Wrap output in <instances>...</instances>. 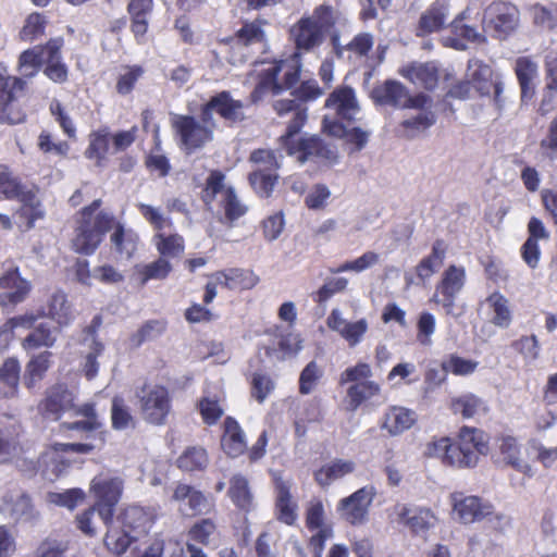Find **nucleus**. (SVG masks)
Listing matches in <instances>:
<instances>
[{
    "mask_svg": "<svg viewBox=\"0 0 557 557\" xmlns=\"http://www.w3.org/2000/svg\"><path fill=\"white\" fill-rule=\"evenodd\" d=\"M23 449L18 442L0 431V461L15 462L20 468H25L26 459L22 458Z\"/></svg>",
    "mask_w": 557,
    "mask_h": 557,
    "instance_id": "8fccbe9b",
    "label": "nucleus"
},
{
    "mask_svg": "<svg viewBox=\"0 0 557 557\" xmlns=\"http://www.w3.org/2000/svg\"><path fill=\"white\" fill-rule=\"evenodd\" d=\"M100 205L101 200L96 199L81 211V219L72 239V247L78 253H94L104 234L113 227L114 216L112 214L107 212L95 214Z\"/></svg>",
    "mask_w": 557,
    "mask_h": 557,
    "instance_id": "f03ea898",
    "label": "nucleus"
},
{
    "mask_svg": "<svg viewBox=\"0 0 557 557\" xmlns=\"http://www.w3.org/2000/svg\"><path fill=\"white\" fill-rule=\"evenodd\" d=\"M154 238L157 249L162 258H176L184 252V238L178 234L164 235L159 233Z\"/></svg>",
    "mask_w": 557,
    "mask_h": 557,
    "instance_id": "864d4df0",
    "label": "nucleus"
},
{
    "mask_svg": "<svg viewBox=\"0 0 557 557\" xmlns=\"http://www.w3.org/2000/svg\"><path fill=\"white\" fill-rule=\"evenodd\" d=\"M208 465V456L201 447L186 449L177 459V466L184 471L202 470Z\"/></svg>",
    "mask_w": 557,
    "mask_h": 557,
    "instance_id": "5fc2aeb1",
    "label": "nucleus"
},
{
    "mask_svg": "<svg viewBox=\"0 0 557 557\" xmlns=\"http://www.w3.org/2000/svg\"><path fill=\"white\" fill-rule=\"evenodd\" d=\"M58 330L47 323H40L23 341L25 349L52 347L57 341Z\"/></svg>",
    "mask_w": 557,
    "mask_h": 557,
    "instance_id": "c03bdc74",
    "label": "nucleus"
},
{
    "mask_svg": "<svg viewBox=\"0 0 557 557\" xmlns=\"http://www.w3.org/2000/svg\"><path fill=\"white\" fill-rule=\"evenodd\" d=\"M487 27L494 30L498 38L506 37L515 29L519 20V11L516 5L505 1L492 2L486 11Z\"/></svg>",
    "mask_w": 557,
    "mask_h": 557,
    "instance_id": "f8f14e48",
    "label": "nucleus"
},
{
    "mask_svg": "<svg viewBox=\"0 0 557 557\" xmlns=\"http://www.w3.org/2000/svg\"><path fill=\"white\" fill-rule=\"evenodd\" d=\"M466 76L482 96L493 92L495 102L497 104L502 102L504 84L498 77L494 78L493 70L488 64L479 59H470Z\"/></svg>",
    "mask_w": 557,
    "mask_h": 557,
    "instance_id": "9d476101",
    "label": "nucleus"
},
{
    "mask_svg": "<svg viewBox=\"0 0 557 557\" xmlns=\"http://www.w3.org/2000/svg\"><path fill=\"white\" fill-rule=\"evenodd\" d=\"M290 35L297 50L310 52L320 47L325 35L317 27L311 20L302 17L292 28Z\"/></svg>",
    "mask_w": 557,
    "mask_h": 557,
    "instance_id": "412c9836",
    "label": "nucleus"
},
{
    "mask_svg": "<svg viewBox=\"0 0 557 557\" xmlns=\"http://www.w3.org/2000/svg\"><path fill=\"white\" fill-rule=\"evenodd\" d=\"M47 21L44 14L35 12L28 15L20 36L25 41H33L40 37L46 27Z\"/></svg>",
    "mask_w": 557,
    "mask_h": 557,
    "instance_id": "774afa93",
    "label": "nucleus"
},
{
    "mask_svg": "<svg viewBox=\"0 0 557 557\" xmlns=\"http://www.w3.org/2000/svg\"><path fill=\"white\" fill-rule=\"evenodd\" d=\"M375 496V488L371 485L363 486L350 496L339 500L337 510L342 518L352 525H360L367 522L369 507Z\"/></svg>",
    "mask_w": 557,
    "mask_h": 557,
    "instance_id": "1a4fd4ad",
    "label": "nucleus"
},
{
    "mask_svg": "<svg viewBox=\"0 0 557 557\" xmlns=\"http://www.w3.org/2000/svg\"><path fill=\"white\" fill-rule=\"evenodd\" d=\"M223 426L221 446L228 456L238 457L247 447L245 433L238 422L232 417L225 418Z\"/></svg>",
    "mask_w": 557,
    "mask_h": 557,
    "instance_id": "393cba45",
    "label": "nucleus"
},
{
    "mask_svg": "<svg viewBox=\"0 0 557 557\" xmlns=\"http://www.w3.org/2000/svg\"><path fill=\"white\" fill-rule=\"evenodd\" d=\"M436 122V115L431 110H422L416 116L404 120L400 126L404 128V136L412 139L423 133Z\"/></svg>",
    "mask_w": 557,
    "mask_h": 557,
    "instance_id": "a18cd8bd",
    "label": "nucleus"
},
{
    "mask_svg": "<svg viewBox=\"0 0 557 557\" xmlns=\"http://www.w3.org/2000/svg\"><path fill=\"white\" fill-rule=\"evenodd\" d=\"M21 367L16 359L8 358L0 367V393L10 398L17 395Z\"/></svg>",
    "mask_w": 557,
    "mask_h": 557,
    "instance_id": "e433bc0d",
    "label": "nucleus"
},
{
    "mask_svg": "<svg viewBox=\"0 0 557 557\" xmlns=\"http://www.w3.org/2000/svg\"><path fill=\"white\" fill-rule=\"evenodd\" d=\"M173 499L184 516L193 517L209 511L210 503L200 491L187 484H178L174 490Z\"/></svg>",
    "mask_w": 557,
    "mask_h": 557,
    "instance_id": "a211bd4d",
    "label": "nucleus"
},
{
    "mask_svg": "<svg viewBox=\"0 0 557 557\" xmlns=\"http://www.w3.org/2000/svg\"><path fill=\"white\" fill-rule=\"evenodd\" d=\"M10 516L16 521L30 522L38 517L29 496L20 494L13 502L10 508Z\"/></svg>",
    "mask_w": 557,
    "mask_h": 557,
    "instance_id": "e2e57ef3",
    "label": "nucleus"
},
{
    "mask_svg": "<svg viewBox=\"0 0 557 557\" xmlns=\"http://www.w3.org/2000/svg\"><path fill=\"white\" fill-rule=\"evenodd\" d=\"M377 262L379 255L374 251H367L355 260L346 261L337 268H331L330 272L334 274L348 271L360 273L375 265Z\"/></svg>",
    "mask_w": 557,
    "mask_h": 557,
    "instance_id": "680f3d73",
    "label": "nucleus"
},
{
    "mask_svg": "<svg viewBox=\"0 0 557 557\" xmlns=\"http://www.w3.org/2000/svg\"><path fill=\"white\" fill-rule=\"evenodd\" d=\"M33 189L23 185L4 168H0V199L29 200Z\"/></svg>",
    "mask_w": 557,
    "mask_h": 557,
    "instance_id": "c9c22d12",
    "label": "nucleus"
},
{
    "mask_svg": "<svg viewBox=\"0 0 557 557\" xmlns=\"http://www.w3.org/2000/svg\"><path fill=\"white\" fill-rule=\"evenodd\" d=\"M29 200H18L21 208L14 213V221L22 232L34 227L35 222L44 216V211L35 191H32Z\"/></svg>",
    "mask_w": 557,
    "mask_h": 557,
    "instance_id": "2f4dec72",
    "label": "nucleus"
},
{
    "mask_svg": "<svg viewBox=\"0 0 557 557\" xmlns=\"http://www.w3.org/2000/svg\"><path fill=\"white\" fill-rule=\"evenodd\" d=\"M123 530L128 532L136 541L150 531L154 516L149 509L139 506H128L119 516Z\"/></svg>",
    "mask_w": 557,
    "mask_h": 557,
    "instance_id": "f3484780",
    "label": "nucleus"
},
{
    "mask_svg": "<svg viewBox=\"0 0 557 557\" xmlns=\"http://www.w3.org/2000/svg\"><path fill=\"white\" fill-rule=\"evenodd\" d=\"M48 315L60 326L69 325L73 319V312L66 295L61 292H54L48 304Z\"/></svg>",
    "mask_w": 557,
    "mask_h": 557,
    "instance_id": "a19ab883",
    "label": "nucleus"
},
{
    "mask_svg": "<svg viewBox=\"0 0 557 557\" xmlns=\"http://www.w3.org/2000/svg\"><path fill=\"white\" fill-rule=\"evenodd\" d=\"M111 242L122 257L131 258L137 249L138 236L117 224L111 235Z\"/></svg>",
    "mask_w": 557,
    "mask_h": 557,
    "instance_id": "09e8293b",
    "label": "nucleus"
},
{
    "mask_svg": "<svg viewBox=\"0 0 557 557\" xmlns=\"http://www.w3.org/2000/svg\"><path fill=\"white\" fill-rule=\"evenodd\" d=\"M466 283V270L463 267L449 265L443 273L436 287L434 301L442 305L446 313H451L455 299Z\"/></svg>",
    "mask_w": 557,
    "mask_h": 557,
    "instance_id": "9b49d317",
    "label": "nucleus"
},
{
    "mask_svg": "<svg viewBox=\"0 0 557 557\" xmlns=\"http://www.w3.org/2000/svg\"><path fill=\"white\" fill-rule=\"evenodd\" d=\"M101 321L99 317H95L91 321V324L85 329V338L84 342H90V351L87 352L85 358V363L83 367V371L85 373V376L88 380H92L97 376L99 371V362L97 361V358L102 354L103 351V345L96 339V331L97 327L100 325Z\"/></svg>",
    "mask_w": 557,
    "mask_h": 557,
    "instance_id": "bb28decb",
    "label": "nucleus"
},
{
    "mask_svg": "<svg viewBox=\"0 0 557 557\" xmlns=\"http://www.w3.org/2000/svg\"><path fill=\"white\" fill-rule=\"evenodd\" d=\"M199 410L203 422L212 425L222 417L224 410L220 405V398L216 395L206 394L199 401Z\"/></svg>",
    "mask_w": 557,
    "mask_h": 557,
    "instance_id": "338daca9",
    "label": "nucleus"
},
{
    "mask_svg": "<svg viewBox=\"0 0 557 557\" xmlns=\"http://www.w3.org/2000/svg\"><path fill=\"white\" fill-rule=\"evenodd\" d=\"M487 445L483 432L475 428H462L459 433V442L450 447L447 465L469 468L476 465L480 454H485Z\"/></svg>",
    "mask_w": 557,
    "mask_h": 557,
    "instance_id": "39448f33",
    "label": "nucleus"
},
{
    "mask_svg": "<svg viewBox=\"0 0 557 557\" xmlns=\"http://www.w3.org/2000/svg\"><path fill=\"white\" fill-rule=\"evenodd\" d=\"M281 153L267 149H258L250 154V161L257 165L255 171L276 172L281 166Z\"/></svg>",
    "mask_w": 557,
    "mask_h": 557,
    "instance_id": "0e129e2a",
    "label": "nucleus"
},
{
    "mask_svg": "<svg viewBox=\"0 0 557 557\" xmlns=\"http://www.w3.org/2000/svg\"><path fill=\"white\" fill-rule=\"evenodd\" d=\"M50 351H42L29 360L24 375V383L27 388H33L44 377L50 367Z\"/></svg>",
    "mask_w": 557,
    "mask_h": 557,
    "instance_id": "49530a36",
    "label": "nucleus"
},
{
    "mask_svg": "<svg viewBox=\"0 0 557 557\" xmlns=\"http://www.w3.org/2000/svg\"><path fill=\"white\" fill-rule=\"evenodd\" d=\"M447 246L443 239H436L432 245L429 256L421 259L416 267V274L419 282L428 281L443 264Z\"/></svg>",
    "mask_w": 557,
    "mask_h": 557,
    "instance_id": "c756f323",
    "label": "nucleus"
},
{
    "mask_svg": "<svg viewBox=\"0 0 557 557\" xmlns=\"http://www.w3.org/2000/svg\"><path fill=\"white\" fill-rule=\"evenodd\" d=\"M450 27L455 37L446 38V46L457 50H465L466 45L462 42V39L476 44L485 41V36L481 34L476 27L463 23V13L451 21Z\"/></svg>",
    "mask_w": 557,
    "mask_h": 557,
    "instance_id": "c85d7f7f",
    "label": "nucleus"
},
{
    "mask_svg": "<svg viewBox=\"0 0 557 557\" xmlns=\"http://www.w3.org/2000/svg\"><path fill=\"white\" fill-rule=\"evenodd\" d=\"M44 62L42 51L39 47H34L23 51L18 59V70L23 77H34Z\"/></svg>",
    "mask_w": 557,
    "mask_h": 557,
    "instance_id": "13d9d810",
    "label": "nucleus"
},
{
    "mask_svg": "<svg viewBox=\"0 0 557 557\" xmlns=\"http://www.w3.org/2000/svg\"><path fill=\"white\" fill-rule=\"evenodd\" d=\"M210 106L215 112L230 122H240L245 119L244 104L233 99L227 91H222L210 99Z\"/></svg>",
    "mask_w": 557,
    "mask_h": 557,
    "instance_id": "473e14b6",
    "label": "nucleus"
},
{
    "mask_svg": "<svg viewBox=\"0 0 557 557\" xmlns=\"http://www.w3.org/2000/svg\"><path fill=\"white\" fill-rule=\"evenodd\" d=\"M453 511L457 519L465 524L487 519L494 529L503 530L509 524V518L499 512H494L491 504L483 502L478 496H463L460 492L450 495Z\"/></svg>",
    "mask_w": 557,
    "mask_h": 557,
    "instance_id": "7ed1b4c3",
    "label": "nucleus"
},
{
    "mask_svg": "<svg viewBox=\"0 0 557 557\" xmlns=\"http://www.w3.org/2000/svg\"><path fill=\"white\" fill-rule=\"evenodd\" d=\"M533 23L544 29H553L557 26V2L548 4L536 3L530 8Z\"/></svg>",
    "mask_w": 557,
    "mask_h": 557,
    "instance_id": "3c124183",
    "label": "nucleus"
},
{
    "mask_svg": "<svg viewBox=\"0 0 557 557\" xmlns=\"http://www.w3.org/2000/svg\"><path fill=\"white\" fill-rule=\"evenodd\" d=\"M73 394L62 385L52 387L45 401V411L53 419H58L60 413L74 408Z\"/></svg>",
    "mask_w": 557,
    "mask_h": 557,
    "instance_id": "f704fd0d",
    "label": "nucleus"
},
{
    "mask_svg": "<svg viewBox=\"0 0 557 557\" xmlns=\"http://www.w3.org/2000/svg\"><path fill=\"white\" fill-rule=\"evenodd\" d=\"M325 108L334 113L330 119L336 121H352L360 108L355 90L349 86L335 88L325 100Z\"/></svg>",
    "mask_w": 557,
    "mask_h": 557,
    "instance_id": "4468645a",
    "label": "nucleus"
},
{
    "mask_svg": "<svg viewBox=\"0 0 557 557\" xmlns=\"http://www.w3.org/2000/svg\"><path fill=\"white\" fill-rule=\"evenodd\" d=\"M94 448L95 446L88 443H57L49 450L44 453L38 461L26 460L25 469L36 470L37 466H45V469H42L44 475L49 480H52L53 478H58L70 465L69 461H65L62 458L61 454L69 451L76 454H88L94 450Z\"/></svg>",
    "mask_w": 557,
    "mask_h": 557,
    "instance_id": "423d86ee",
    "label": "nucleus"
},
{
    "mask_svg": "<svg viewBox=\"0 0 557 557\" xmlns=\"http://www.w3.org/2000/svg\"><path fill=\"white\" fill-rule=\"evenodd\" d=\"M450 15L448 0H435L420 16L416 35L423 37L440 32L447 25Z\"/></svg>",
    "mask_w": 557,
    "mask_h": 557,
    "instance_id": "dca6fc26",
    "label": "nucleus"
},
{
    "mask_svg": "<svg viewBox=\"0 0 557 557\" xmlns=\"http://www.w3.org/2000/svg\"><path fill=\"white\" fill-rule=\"evenodd\" d=\"M515 73L521 89V101L527 102L535 94L534 81L539 75L537 64L528 57H520L516 60Z\"/></svg>",
    "mask_w": 557,
    "mask_h": 557,
    "instance_id": "5701e85b",
    "label": "nucleus"
},
{
    "mask_svg": "<svg viewBox=\"0 0 557 557\" xmlns=\"http://www.w3.org/2000/svg\"><path fill=\"white\" fill-rule=\"evenodd\" d=\"M380 385L374 381H362L347 388V410L356 411L362 404L379 396Z\"/></svg>",
    "mask_w": 557,
    "mask_h": 557,
    "instance_id": "7c9ffc66",
    "label": "nucleus"
},
{
    "mask_svg": "<svg viewBox=\"0 0 557 557\" xmlns=\"http://www.w3.org/2000/svg\"><path fill=\"white\" fill-rule=\"evenodd\" d=\"M227 494L239 510L249 512L255 509V497L249 481L243 474L237 473L230 479Z\"/></svg>",
    "mask_w": 557,
    "mask_h": 557,
    "instance_id": "a878e982",
    "label": "nucleus"
},
{
    "mask_svg": "<svg viewBox=\"0 0 557 557\" xmlns=\"http://www.w3.org/2000/svg\"><path fill=\"white\" fill-rule=\"evenodd\" d=\"M0 306H15L26 299L32 284L21 276L18 269H13L0 276Z\"/></svg>",
    "mask_w": 557,
    "mask_h": 557,
    "instance_id": "2eb2a0df",
    "label": "nucleus"
},
{
    "mask_svg": "<svg viewBox=\"0 0 557 557\" xmlns=\"http://www.w3.org/2000/svg\"><path fill=\"white\" fill-rule=\"evenodd\" d=\"M355 469V463L349 460H335L318 470L314 474L315 481L321 486H327L333 481L351 473Z\"/></svg>",
    "mask_w": 557,
    "mask_h": 557,
    "instance_id": "79ce46f5",
    "label": "nucleus"
},
{
    "mask_svg": "<svg viewBox=\"0 0 557 557\" xmlns=\"http://www.w3.org/2000/svg\"><path fill=\"white\" fill-rule=\"evenodd\" d=\"M323 132L326 134L346 138L348 144L355 145V150L359 151L363 149L369 140V133L361 129L360 127H352L347 129L341 121L330 119L327 115L323 119Z\"/></svg>",
    "mask_w": 557,
    "mask_h": 557,
    "instance_id": "b1692460",
    "label": "nucleus"
},
{
    "mask_svg": "<svg viewBox=\"0 0 557 557\" xmlns=\"http://www.w3.org/2000/svg\"><path fill=\"white\" fill-rule=\"evenodd\" d=\"M230 188L232 187L225 185V175L221 171H211L201 190V199L207 209L213 211V202L220 203V200L224 199V193L226 194Z\"/></svg>",
    "mask_w": 557,
    "mask_h": 557,
    "instance_id": "72a5a7b5",
    "label": "nucleus"
},
{
    "mask_svg": "<svg viewBox=\"0 0 557 557\" xmlns=\"http://www.w3.org/2000/svg\"><path fill=\"white\" fill-rule=\"evenodd\" d=\"M397 516V522L406 525L416 535H425L434 528L436 517L429 508L397 504L394 508Z\"/></svg>",
    "mask_w": 557,
    "mask_h": 557,
    "instance_id": "ddd939ff",
    "label": "nucleus"
},
{
    "mask_svg": "<svg viewBox=\"0 0 557 557\" xmlns=\"http://www.w3.org/2000/svg\"><path fill=\"white\" fill-rule=\"evenodd\" d=\"M293 98L278 99L273 102V109L280 116L292 114L286 133L280 137L281 146L288 156L304 164L307 161L322 163L329 166L339 162L337 146L325 141L318 135L297 137L307 120L306 101L314 100L322 95L315 79L302 82L300 86L289 94Z\"/></svg>",
    "mask_w": 557,
    "mask_h": 557,
    "instance_id": "f257e3e1",
    "label": "nucleus"
},
{
    "mask_svg": "<svg viewBox=\"0 0 557 557\" xmlns=\"http://www.w3.org/2000/svg\"><path fill=\"white\" fill-rule=\"evenodd\" d=\"M400 74L414 85L433 90L438 83V67L434 62L412 63L400 70Z\"/></svg>",
    "mask_w": 557,
    "mask_h": 557,
    "instance_id": "4be33fe9",
    "label": "nucleus"
},
{
    "mask_svg": "<svg viewBox=\"0 0 557 557\" xmlns=\"http://www.w3.org/2000/svg\"><path fill=\"white\" fill-rule=\"evenodd\" d=\"M137 396L143 419L153 425H164L172 408L169 391L161 385L145 386Z\"/></svg>",
    "mask_w": 557,
    "mask_h": 557,
    "instance_id": "0eeeda50",
    "label": "nucleus"
},
{
    "mask_svg": "<svg viewBox=\"0 0 557 557\" xmlns=\"http://www.w3.org/2000/svg\"><path fill=\"white\" fill-rule=\"evenodd\" d=\"M172 127L178 136L181 147L187 153L202 148L213 139L211 127L202 125L191 115L174 114Z\"/></svg>",
    "mask_w": 557,
    "mask_h": 557,
    "instance_id": "6e6552de",
    "label": "nucleus"
},
{
    "mask_svg": "<svg viewBox=\"0 0 557 557\" xmlns=\"http://www.w3.org/2000/svg\"><path fill=\"white\" fill-rule=\"evenodd\" d=\"M264 24L265 22L261 20L247 22L236 32L235 37L231 40L236 45L244 47H251L255 45L263 47L265 44V33L262 25Z\"/></svg>",
    "mask_w": 557,
    "mask_h": 557,
    "instance_id": "ea45409f",
    "label": "nucleus"
},
{
    "mask_svg": "<svg viewBox=\"0 0 557 557\" xmlns=\"http://www.w3.org/2000/svg\"><path fill=\"white\" fill-rule=\"evenodd\" d=\"M26 119L25 112L17 106L15 94L11 96L0 97V123L1 124H20Z\"/></svg>",
    "mask_w": 557,
    "mask_h": 557,
    "instance_id": "4d7b16f0",
    "label": "nucleus"
},
{
    "mask_svg": "<svg viewBox=\"0 0 557 557\" xmlns=\"http://www.w3.org/2000/svg\"><path fill=\"white\" fill-rule=\"evenodd\" d=\"M111 140V134L108 128H101L94 132L89 136V145L85 151V157L90 160H95L97 165H101V162L106 159L109 151V143Z\"/></svg>",
    "mask_w": 557,
    "mask_h": 557,
    "instance_id": "37998d69",
    "label": "nucleus"
},
{
    "mask_svg": "<svg viewBox=\"0 0 557 557\" xmlns=\"http://www.w3.org/2000/svg\"><path fill=\"white\" fill-rule=\"evenodd\" d=\"M290 481L275 478V512L278 521L293 525L297 520V503L293 499Z\"/></svg>",
    "mask_w": 557,
    "mask_h": 557,
    "instance_id": "6ab92c4d",
    "label": "nucleus"
},
{
    "mask_svg": "<svg viewBox=\"0 0 557 557\" xmlns=\"http://www.w3.org/2000/svg\"><path fill=\"white\" fill-rule=\"evenodd\" d=\"M339 13L332 5L323 3L318 5L311 16L307 18L311 20V22L319 27L320 32L325 35L331 32V29L335 26L338 20Z\"/></svg>",
    "mask_w": 557,
    "mask_h": 557,
    "instance_id": "603ef678",
    "label": "nucleus"
},
{
    "mask_svg": "<svg viewBox=\"0 0 557 557\" xmlns=\"http://www.w3.org/2000/svg\"><path fill=\"white\" fill-rule=\"evenodd\" d=\"M417 421L416 411L394 406L385 413L382 429L386 430L389 435L396 436L409 430Z\"/></svg>",
    "mask_w": 557,
    "mask_h": 557,
    "instance_id": "cd10ccee",
    "label": "nucleus"
},
{
    "mask_svg": "<svg viewBox=\"0 0 557 557\" xmlns=\"http://www.w3.org/2000/svg\"><path fill=\"white\" fill-rule=\"evenodd\" d=\"M478 362L463 359L459 356L451 355L447 360L442 362V375L438 377V383L445 380V374L448 372L455 375H468L474 372Z\"/></svg>",
    "mask_w": 557,
    "mask_h": 557,
    "instance_id": "052dcab7",
    "label": "nucleus"
},
{
    "mask_svg": "<svg viewBox=\"0 0 557 557\" xmlns=\"http://www.w3.org/2000/svg\"><path fill=\"white\" fill-rule=\"evenodd\" d=\"M451 410L454 413H459L465 419L474 418L487 412L486 403L472 393L463 394L451 400Z\"/></svg>",
    "mask_w": 557,
    "mask_h": 557,
    "instance_id": "4c0bfd02",
    "label": "nucleus"
},
{
    "mask_svg": "<svg viewBox=\"0 0 557 557\" xmlns=\"http://www.w3.org/2000/svg\"><path fill=\"white\" fill-rule=\"evenodd\" d=\"M486 301L493 308L494 317L492 322L499 327H508L511 322V312L508 300L499 293H493Z\"/></svg>",
    "mask_w": 557,
    "mask_h": 557,
    "instance_id": "bf43d9fd",
    "label": "nucleus"
},
{
    "mask_svg": "<svg viewBox=\"0 0 557 557\" xmlns=\"http://www.w3.org/2000/svg\"><path fill=\"white\" fill-rule=\"evenodd\" d=\"M278 178L276 172L253 171L249 174V182L255 191L261 197H269Z\"/></svg>",
    "mask_w": 557,
    "mask_h": 557,
    "instance_id": "69168bd1",
    "label": "nucleus"
},
{
    "mask_svg": "<svg viewBox=\"0 0 557 557\" xmlns=\"http://www.w3.org/2000/svg\"><path fill=\"white\" fill-rule=\"evenodd\" d=\"M283 66V63H274L272 66L262 72L260 82L250 95L252 102H258L265 92H272L273 95H278L282 92V86L280 85L277 76L281 73Z\"/></svg>",
    "mask_w": 557,
    "mask_h": 557,
    "instance_id": "58836bf2",
    "label": "nucleus"
},
{
    "mask_svg": "<svg viewBox=\"0 0 557 557\" xmlns=\"http://www.w3.org/2000/svg\"><path fill=\"white\" fill-rule=\"evenodd\" d=\"M108 531L104 537L107 548L115 555H122L126 552L132 542L136 541L133 536L123 530L112 528L111 523L108 525Z\"/></svg>",
    "mask_w": 557,
    "mask_h": 557,
    "instance_id": "6e6d98bb",
    "label": "nucleus"
},
{
    "mask_svg": "<svg viewBox=\"0 0 557 557\" xmlns=\"http://www.w3.org/2000/svg\"><path fill=\"white\" fill-rule=\"evenodd\" d=\"M371 98L376 104L404 109L408 101V89L398 81L387 79L373 87Z\"/></svg>",
    "mask_w": 557,
    "mask_h": 557,
    "instance_id": "aec40b11",
    "label": "nucleus"
},
{
    "mask_svg": "<svg viewBox=\"0 0 557 557\" xmlns=\"http://www.w3.org/2000/svg\"><path fill=\"white\" fill-rule=\"evenodd\" d=\"M123 490L124 480L119 475L101 473L91 480L90 492L96 499L94 506L97 507V513L104 525L112 523Z\"/></svg>",
    "mask_w": 557,
    "mask_h": 557,
    "instance_id": "20e7f679",
    "label": "nucleus"
},
{
    "mask_svg": "<svg viewBox=\"0 0 557 557\" xmlns=\"http://www.w3.org/2000/svg\"><path fill=\"white\" fill-rule=\"evenodd\" d=\"M220 206L224 212V215L220 216L222 223L233 224L247 212V207L239 200L234 188L224 193V199L220 200Z\"/></svg>",
    "mask_w": 557,
    "mask_h": 557,
    "instance_id": "de8ad7c7",
    "label": "nucleus"
}]
</instances>
